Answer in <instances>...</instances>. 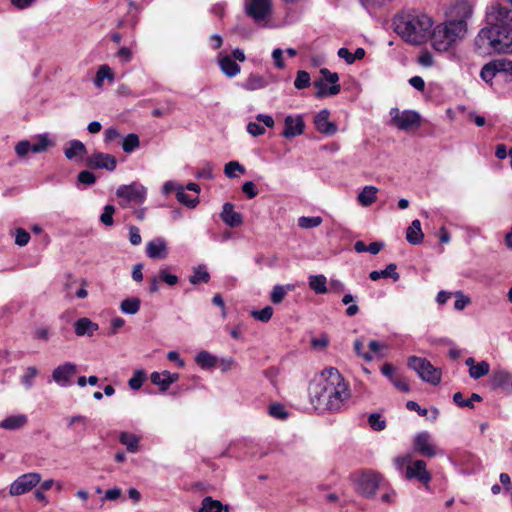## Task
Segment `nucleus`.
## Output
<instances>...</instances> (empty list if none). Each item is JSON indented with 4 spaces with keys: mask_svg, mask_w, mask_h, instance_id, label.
Instances as JSON below:
<instances>
[{
    "mask_svg": "<svg viewBox=\"0 0 512 512\" xmlns=\"http://www.w3.org/2000/svg\"><path fill=\"white\" fill-rule=\"evenodd\" d=\"M487 26L478 33L475 45L480 53H512V11L495 5L486 13Z\"/></svg>",
    "mask_w": 512,
    "mask_h": 512,
    "instance_id": "obj_1",
    "label": "nucleus"
},
{
    "mask_svg": "<svg viewBox=\"0 0 512 512\" xmlns=\"http://www.w3.org/2000/svg\"><path fill=\"white\" fill-rule=\"evenodd\" d=\"M348 383L336 368L323 370L309 385V397L317 410L338 412L349 400Z\"/></svg>",
    "mask_w": 512,
    "mask_h": 512,
    "instance_id": "obj_2",
    "label": "nucleus"
},
{
    "mask_svg": "<svg viewBox=\"0 0 512 512\" xmlns=\"http://www.w3.org/2000/svg\"><path fill=\"white\" fill-rule=\"evenodd\" d=\"M394 25L396 33L404 41L420 45L430 37L433 20L420 12H408L397 16Z\"/></svg>",
    "mask_w": 512,
    "mask_h": 512,
    "instance_id": "obj_3",
    "label": "nucleus"
},
{
    "mask_svg": "<svg viewBox=\"0 0 512 512\" xmlns=\"http://www.w3.org/2000/svg\"><path fill=\"white\" fill-rule=\"evenodd\" d=\"M466 31L467 24L463 20H449L441 23L431 30L432 46L439 52H445L462 39Z\"/></svg>",
    "mask_w": 512,
    "mask_h": 512,
    "instance_id": "obj_4",
    "label": "nucleus"
},
{
    "mask_svg": "<svg viewBox=\"0 0 512 512\" xmlns=\"http://www.w3.org/2000/svg\"><path fill=\"white\" fill-rule=\"evenodd\" d=\"M393 463L400 473L404 472L406 479H415L422 483L426 488L429 487L432 475L427 470V465L423 460H413L410 455H403L394 458Z\"/></svg>",
    "mask_w": 512,
    "mask_h": 512,
    "instance_id": "obj_5",
    "label": "nucleus"
},
{
    "mask_svg": "<svg viewBox=\"0 0 512 512\" xmlns=\"http://www.w3.org/2000/svg\"><path fill=\"white\" fill-rule=\"evenodd\" d=\"M408 366L425 382L437 385L441 381V371L425 358L411 356L408 359Z\"/></svg>",
    "mask_w": 512,
    "mask_h": 512,
    "instance_id": "obj_6",
    "label": "nucleus"
},
{
    "mask_svg": "<svg viewBox=\"0 0 512 512\" xmlns=\"http://www.w3.org/2000/svg\"><path fill=\"white\" fill-rule=\"evenodd\" d=\"M245 12L254 22L260 26H264L272 12L271 0H246Z\"/></svg>",
    "mask_w": 512,
    "mask_h": 512,
    "instance_id": "obj_7",
    "label": "nucleus"
},
{
    "mask_svg": "<svg viewBox=\"0 0 512 512\" xmlns=\"http://www.w3.org/2000/svg\"><path fill=\"white\" fill-rule=\"evenodd\" d=\"M390 116L392 124L403 131L417 129L421 124L419 113L412 110L400 111L398 108H392Z\"/></svg>",
    "mask_w": 512,
    "mask_h": 512,
    "instance_id": "obj_8",
    "label": "nucleus"
},
{
    "mask_svg": "<svg viewBox=\"0 0 512 512\" xmlns=\"http://www.w3.org/2000/svg\"><path fill=\"white\" fill-rule=\"evenodd\" d=\"M41 482V474L37 472L25 473L19 476L10 485L9 493L12 496H19L31 491Z\"/></svg>",
    "mask_w": 512,
    "mask_h": 512,
    "instance_id": "obj_9",
    "label": "nucleus"
},
{
    "mask_svg": "<svg viewBox=\"0 0 512 512\" xmlns=\"http://www.w3.org/2000/svg\"><path fill=\"white\" fill-rule=\"evenodd\" d=\"M413 445L415 451L424 457L432 458L441 453L436 447L431 434L427 431L416 434Z\"/></svg>",
    "mask_w": 512,
    "mask_h": 512,
    "instance_id": "obj_10",
    "label": "nucleus"
},
{
    "mask_svg": "<svg viewBox=\"0 0 512 512\" xmlns=\"http://www.w3.org/2000/svg\"><path fill=\"white\" fill-rule=\"evenodd\" d=\"M77 373V366L72 362H65L52 371V380L60 387L66 388L72 385V378Z\"/></svg>",
    "mask_w": 512,
    "mask_h": 512,
    "instance_id": "obj_11",
    "label": "nucleus"
},
{
    "mask_svg": "<svg viewBox=\"0 0 512 512\" xmlns=\"http://www.w3.org/2000/svg\"><path fill=\"white\" fill-rule=\"evenodd\" d=\"M146 188L139 183H132L130 185H121L116 191L119 198L136 203H142L146 198Z\"/></svg>",
    "mask_w": 512,
    "mask_h": 512,
    "instance_id": "obj_12",
    "label": "nucleus"
},
{
    "mask_svg": "<svg viewBox=\"0 0 512 512\" xmlns=\"http://www.w3.org/2000/svg\"><path fill=\"white\" fill-rule=\"evenodd\" d=\"M381 476L375 472H367L362 474L358 479V490L365 497H372L375 495Z\"/></svg>",
    "mask_w": 512,
    "mask_h": 512,
    "instance_id": "obj_13",
    "label": "nucleus"
},
{
    "mask_svg": "<svg viewBox=\"0 0 512 512\" xmlns=\"http://www.w3.org/2000/svg\"><path fill=\"white\" fill-rule=\"evenodd\" d=\"M86 165L92 169H106L108 171H114L117 165V160L114 156L95 152L86 158Z\"/></svg>",
    "mask_w": 512,
    "mask_h": 512,
    "instance_id": "obj_14",
    "label": "nucleus"
},
{
    "mask_svg": "<svg viewBox=\"0 0 512 512\" xmlns=\"http://www.w3.org/2000/svg\"><path fill=\"white\" fill-rule=\"evenodd\" d=\"M305 123L300 115L292 116L288 115L284 120V130L282 136L290 139L295 136L301 135L304 132Z\"/></svg>",
    "mask_w": 512,
    "mask_h": 512,
    "instance_id": "obj_15",
    "label": "nucleus"
},
{
    "mask_svg": "<svg viewBox=\"0 0 512 512\" xmlns=\"http://www.w3.org/2000/svg\"><path fill=\"white\" fill-rule=\"evenodd\" d=\"M146 254L150 259H166L168 256L167 242L162 237L149 241L146 245Z\"/></svg>",
    "mask_w": 512,
    "mask_h": 512,
    "instance_id": "obj_16",
    "label": "nucleus"
},
{
    "mask_svg": "<svg viewBox=\"0 0 512 512\" xmlns=\"http://www.w3.org/2000/svg\"><path fill=\"white\" fill-rule=\"evenodd\" d=\"M329 116L330 112L327 109H322L314 119L316 129L325 135H333L337 131L336 124L329 121Z\"/></svg>",
    "mask_w": 512,
    "mask_h": 512,
    "instance_id": "obj_17",
    "label": "nucleus"
},
{
    "mask_svg": "<svg viewBox=\"0 0 512 512\" xmlns=\"http://www.w3.org/2000/svg\"><path fill=\"white\" fill-rule=\"evenodd\" d=\"M86 153V146L80 140H70L64 147V155L70 161H81Z\"/></svg>",
    "mask_w": 512,
    "mask_h": 512,
    "instance_id": "obj_18",
    "label": "nucleus"
},
{
    "mask_svg": "<svg viewBox=\"0 0 512 512\" xmlns=\"http://www.w3.org/2000/svg\"><path fill=\"white\" fill-rule=\"evenodd\" d=\"M178 379V373H171L167 370H164L162 372H153L150 375L151 382L154 385L159 386L161 391L168 390L170 385L178 381Z\"/></svg>",
    "mask_w": 512,
    "mask_h": 512,
    "instance_id": "obj_19",
    "label": "nucleus"
},
{
    "mask_svg": "<svg viewBox=\"0 0 512 512\" xmlns=\"http://www.w3.org/2000/svg\"><path fill=\"white\" fill-rule=\"evenodd\" d=\"M217 59L221 71L227 77L232 78L240 73V66L233 60L230 55L219 53Z\"/></svg>",
    "mask_w": 512,
    "mask_h": 512,
    "instance_id": "obj_20",
    "label": "nucleus"
},
{
    "mask_svg": "<svg viewBox=\"0 0 512 512\" xmlns=\"http://www.w3.org/2000/svg\"><path fill=\"white\" fill-rule=\"evenodd\" d=\"M221 219L230 227H237L242 224V215L233 209L231 203H225L222 207Z\"/></svg>",
    "mask_w": 512,
    "mask_h": 512,
    "instance_id": "obj_21",
    "label": "nucleus"
},
{
    "mask_svg": "<svg viewBox=\"0 0 512 512\" xmlns=\"http://www.w3.org/2000/svg\"><path fill=\"white\" fill-rule=\"evenodd\" d=\"M74 329L77 336L91 337L99 329V326L89 318L83 317L74 323Z\"/></svg>",
    "mask_w": 512,
    "mask_h": 512,
    "instance_id": "obj_22",
    "label": "nucleus"
},
{
    "mask_svg": "<svg viewBox=\"0 0 512 512\" xmlns=\"http://www.w3.org/2000/svg\"><path fill=\"white\" fill-rule=\"evenodd\" d=\"M473 14V5L466 0L458 1L453 9L452 15L456 17L455 20H463L466 23V20L469 19Z\"/></svg>",
    "mask_w": 512,
    "mask_h": 512,
    "instance_id": "obj_23",
    "label": "nucleus"
},
{
    "mask_svg": "<svg viewBox=\"0 0 512 512\" xmlns=\"http://www.w3.org/2000/svg\"><path fill=\"white\" fill-rule=\"evenodd\" d=\"M424 234L421 228V222L418 219L412 221L407 228L406 239L410 244L417 245L423 241Z\"/></svg>",
    "mask_w": 512,
    "mask_h": 512,
    "instance_id": "obj_24",
    "label": "nucleus"
},
{
    "mask_svg": "<svg viewBox=\"0 0 512 512\" xmlns=\"http://www.w3.org/2000/svg\"><path fill=\"white\" fill-rule=\"evenodd\" d=\"M378 188L372 185L365 186L357 196L359 204L363 207L372 205L377 199Z\"/></svg>",
    "mask_w": 512,
    "mask_h": 512,
    "instance_id": "obj_25",
    "label": "nucleus"
},
{
    "mask_svg": "<svg viewBox=\"0 0 512 512\" xmlns=\"http://www.w3.org/2000/svg\"><path fill=\"white\" fill-rule=\"evenodd\" d=\"M119 442L124 445L129 452L136 453L139 450L140 436L129 432H121L119 434Z\"/></svg>",
    "mask_w": 512,
    "mask_h": 512,
    "instance_id": "obj_26",
    "label": "nucleus"
},
{
    "mask_svg": "<svg viewBox=\"0 0 512 512\" xmlns=\"http://www.w3.org/2000/svg\"><path fill=\"white\" fill-rule=\"evenodd\" d=\"M27 422V417L23 414L11 415L0 422V427L5 430H16L23 427Z\"/></svg>",
    "mask_w": 512,
    "mask_h": 512,
    "instance_id": "obj_27",
    "label": "nucleus"
},
{
    "mask_svg": "<svg viewBox=\"0 0 512 512\" xmlns=\"http://www.w3.org/2000/svg\"><path fill=\"white\" fill-rule=\"evenodd\" d=\"M397 269V266L396 264L394 263H390L386 266V268L384 270H380V271H372L370 274H369V278L373 281H377L381 278H387V277H390L392 278L395 282L399 280L400 276L399 274L397 273L396 271Z\"/></svg>",
    "mask_w": 512,
    "mask_h": 512,
    "instance_id": "obj_28",
    "label": "nucleus"
},
{
    "mask_svg": "<svg viewBox=\"0 0 512 512\" xmlns=\"http://www.w3.org/2000/svg\"><path fill=\"white\" fill-rule=\"evenodd\" d=\"M268 81L258 74H250L243 82L242 87L248 91L263 89L267 86Z\"/></svg>",
    "mask_w": 512,
    "mask_h": 512,
    "instance_id": "obj_29",
    "label": "nucleus"
},
{
    "mask_svg": "<svg viewBox=\"0 0 512 512\" xmlns=\"http://www.w3.org/2000/svg\"><path fill=\"white\" fill-rule=\"evenodd\" d=\"M314 86L317 88L316 97L318 98L334 96L340 93L341 91V86L328 85V83H325L324 80L315 81Z\"/></svg>",
    "mask_w": 512,
    "mask_h": 512,
    "instance_id": "obj_30",
    "label": "nucleus"
},
{
    "mask_svg": "<svg viewBox=\"0 0 512 512\" xmlns=\"http://www.w3.org/2000/svg\"><path fill=\"white\" fill-rule=\"evenodd\" d=\"M228 512V506L223 505L220 501L214 500L207 496L202 500V506L197 512Z\"/></svg>",
    "mask_w": 512,
    "mask_h": 512,
    "instance_id": "obj_31",
    "label": "nucleus"
},
{
    "mask_svg": "<svg viewBox=\"0 0 512 512\" xmlns=\"http://www.w3.org/2000/svg\"><path fill=\"white\" fill-rule=\"evenodd\" d=\"M104 80H108L110 83L114 81V73L112 69L106 64L101 65L98 68L94 79V85L101 89L103 87Z\"/></svg>",
    "mask_w": 512,
    "mask_h": 512,
    "instance_id": "obj_32",
    "label": "nucleus"
},
{
    "mask_svg": "<svg viewBox=\"0 0 512 512\" xmlns=\"http://www.w3.org/2000/svg\"><path fill=\"white\" fill-rule=\"evenodd\" d=\"M141 300L138 297H129L120 303V310L127 315H135L139 312Z\"/></svg>",
    "mask_w": 512,
    "mask_h": 512,
    "instance_id": "obj_33",
    "label": "nucleus"
},
{
    "mask_svg": "<svg viewBox=\"0 0 512 512\" xmlns=\"http://www.w3.org/2000/svg\"><path fill=\"white\" fill-rule=\"evenodd\" d=\"M296 286L294 284H286V285H275L271 292V301L274 304H278L283 301L285 296L295 290Z\"/></svg>",
    "mask_w": 512,
    "mask_h": 512,
    "instance_id": "obj_34",
    "label": "nucleus"
},
{
    "mask_svg": "<svg viewBox=\"0 0 512 512\" xmlns=\"http://www.w3.org/2000/svg\"><path fill=\"white\" fill-rule=\"evenodd\" d=\"M337 55L347 64H353L356 60L364 58L365 50L363 48H357L354 53H351L347 48L342 47L338 50Z\"/></svg>",
    "mask_w": 512,
    "mask_h": 512,
    "instance_id": "obj_35",
    "label": "nucleus"
},
{
    "mask_svg": "<svg viewBox=\"0 0 512 512\" xmlns=\"http://www.w3.org/2000/svg\"><path fill=\"white\" fill-rule=\"evenodd\" d=\"M210 280V274L207 271L205 265H198L193 268V274L189 277V282L193 285H197L199 283H208Z\"/></svg>",
    "mask_w": 512,
    "mask_h": 512,
    "instance_id": "obj_36",
    "label": "nucleus"
},
{
    "mask_svg": "<svg viewBox=\"0 0 512 512\" xmlns=\"http://www.w3.org/2000/svg\"><path fill=\"white\" fill-rule=\"evenodd\" d=\"M309 287L317 294L327 292V279L324 275H311L309 277Z\"/></svg>",
    "mask_w": 512,
    "mask_h": 512,
    "instance_id": "obj_37",
    "label": "nucleus"
},
{
    "mask_svg": "<svg viewBox=\"0 0 512 512\" xmlns=\"http://www.w3.org/2000/svg\"><path fill=\"white\" fill-rule=\"evenodd\" d=\"M195 362L202 369H209L217 364V357L207 351H201L196 355Z\"/></svg>",
    "mask_w": 512,
    "mask_h": 512,
    "instance_id": "obj_38",
    "label": "nucleus"
},
{
    "mask_svg": "<svg viewBox=\"0 0 512 512\" xmlns=\"http://www.w3.org/2000/svg\"><path fill=\"white\" fill-rule=\"evenodd\" d=\"M54 145V141L50 139L48 134H40L36 137V141L31 143L33 153H41L46 151L50 146Z\"/></svg>",
    "mask_w": 512,
    "mask_h": 512,
    "instance_id": "obj_39",
    "label": "nucleus"
},
{
    "mask_svg": "<svg viewBox=\"0 0 512 512\" xmlns=\"http://www.w3.org/2000/svg\"><path fill=\"white\" fill-rule=\"evenodd\" d=\"M39 370L35 366H28L23 375L20 377L21 384L27 389H31L34 385V380L38 376Z\"/></svg>",
    "mask_w": 512,
    "mask_h": 512,
    "instance_id": "obj_40",
    "label": "nucleus"
},
{
    "mask_svg": "<svg viewBox=\"0 0 512 512\" xmlns=\"http://www.w3.org/2000/svg\"><path fill=\"white\" fill-rule=\"evenodd\" d=\"M511 374L505 370H498L493 373L492 385L495 388H502L510 383Z\"/></svg>",
    "mask_w": 512,
    "mask_h": 512,
    "instance_id": "obj_41",
    "label": "nucleus"
},
{
    "mask_svg": "<svg viewBox=\"0 0 512 512\" xmlns=\"http://www.w3.org/2000/svg\"><path fill=\"white\" fill-rule=\"evenodd\" d=\"M496 67H498L499 76L506 81H512V61L507 59H497Z\"/></svg>",
    "mask_w": 512,
    "mask_h": 512,
    "instance_id": "obj_42",
    "label": "nucleus"
},
{
    "mask_svg": "<svg viewBox=\"0 0 512 512\" xmlns=\"http://www.w3.org/2000/svg\"><path fill=\"white\" fill-rule=\"evenodd\" d=\"M480 76L487 83L491 82L496 76H499L498 67H496V60L484 65Z\"/></svg>",
    "mask_w": 512,
    "mask_h": 512,
    "instance_id": "obj_43",
    "label": "nucleus"
},
{
    "mask_svg": "<svg viewBox=\"0 0 512 512\" xmlns=\"http://www.w3.org/2000/svg\"><path fill=\"white\" fill-rule=\"evenodd\" d=\"M177 200L189 208H195L199 203L198 196L190 197L182 186H179L176 193Z\"/></svg>",
    "mask_w": 512,
    "mask_h": 512,
    "instance_id": "obj_44",
    "label": "nucleus"
},
{
    "mask_svg": "<svg viewBox=\"0 0 512 512\" xmlns=\"http://www.w3.org/2000/svg\"><path fill=\"white\" fill-rule=\"evenodd\" d=\"M490 371V365L486 361H481L477 363L475 366H472L469 369V375L472 379H479L485 375H487Z\"/></svg>",
    "mask_w": 512,
    "mask_h": 512,
    "instance_id": "obj_45",
    "label": "nucleus"
},
{
    "mask_svg": "<svg viewBox=\"0 0 512 512\" xmlns=\"http://www.w3.org/2000/svg\"><path fill=\"white\" fill-rule=\"evenodd\" d=\"M482 400L479 394L473 393L470 399L464 400L461 392H457L453 395V401L460 407L473 408V402H480Z\"/></svg>",
    "mask_w": 512,
    "mask_h": 512,
    "instance_id": "obj_46",
    "label": "nucleus"
},
{
    "mask_svg": "<svg viewBox=\"0 0 512 512\" xmlns=\"http://www.w3.org/2000/svg\"><path fill=\"white\" fill-rule=\"evenodd\" d=\"M140 145L139 137L138 135L134 133L128 134L122 142V149L126 153H131L135 149H137Z\"/></svg>",
    "mask_w": 512,
    "mask_h": 512,
    "instance_id": "obj_47",
    "label": "nucleus"
},
{
    "mask_svg": "<svg viewBox=\"0 0 512 512\" xmlns=\"http://www.w3.org/2000/svg\"><path fill=\"white\" fill-rule=\"evenodd\" d=\"M245 168L238 161H230L224 167V173L228 178L237 177V173L243 174Z\"/></svg>",
    "mask_w": 512,
    "mask_h": 512,
    "instance_id": "obj_48",
    "label": "nucleus"
},
{
    "mask_svg": "<svg viewBox=\"0 0 512 512\" xmlns=\"http://www.w3.org/2000/svg\"><path fill=\"white\" fill-rule=\"evenodd\" d=\"M322 223V218L320 216H302L298 219L299 227L303 229H311L318 227Z\"/></svg>",
    "mask_w": 512,
    "mask_h": 512,
    "instance_id": "obj_49",
    "label": "nucleus"
},
{
    "mask_svg": "<svg viewBox=\"0 0 512 512\" xmlns=\"http://www.w3.org/2000/svg\"><path fill=\"white\" fill-rule=\"evenodd\" d=\"M115 210L116 209L113 205H106L100 215V222L105 226H112L114 224L113 215Z\"/></svg>",
    "mask_w": 512,
    "mask_h": 512,
    "instance_id": "obj_50",
    "label": "nucleus"
},
{
    "mask_svg": "<svg viewBox=\"0 0 512 512\" xmlns=\"http://www.w3.org/2000/svg\"><path fill=\"white\" fill-rule=\"evenodd\" d=\"M273 308L271 306H266L261 310H254L252 311V316L261 322H268L271 317L273 316Z\"/></svg>",
    "mask_w": 512,
    "mask_h": 512,
    "instance_id": "obj_51",
    "label": "nucleus"
},
{
    "mask_svg": "<svg viewBox=\"0 0 512 512\" xmlns=\"http://www.w3.org/2000/svg\"><path fill=\"white\" fill-rule=\"evenodd\" d=\"M145 372L142 370H137L134 372L133 376L129 379L128 385L133 390H138L143 385L145 380Z\"/></svg>",
    "mask_w": 512,
    "mask_h": 512,
    "instance_id": "obj_52",
    "label": "nucleus"
},
{
    "mask_svg": "<svg viewBox=\"0 0 512 512\" xmlns=\"http://www.w3.org/2000/svg\"><path fill=\"white\" fill-rule=\"evenodd\" d=\"M368 423L375 431H382L386 427V421L377 413H373L369 416Z\"/></svg>",
    "mask_w": 512,
    "mask_h": 512,
    "instance_id": "obj_53",
    "label": "nucleus"
},
{
    "mask_svg": "<svg viewBox=\"0 0 512 512\" xmlns=\"http://www.w3.org/2000/svg\"><path fill=\"white\" fill-rule=\"evenodd\" d=\"M294 86L297 89H304L310 86V75L306 71H298L297 77L294 81Z\"/></svg>",
    "mask_w": 512,
    "mask_h": 512,
    "instance_id": "obj_54",
    "label": "nucleus"
},
{
    "mask_svg": "<svg viewBox=\"0 0 512 512\" xmlns=\"http://www.w3.org/2000/svg\"><path fill=\"white\" fill-rule=\"evenodd\" d=\"M320 73L322 75V79L325 83L330 84L331 86H340L338 84L339 81V75L336 72H331L327 68L320 69Z\"/></svg>",
    "mask_w": 512,
    "mask_h": 512,
    "instance_id": "obj_55",
    "label": "nucleus"
},
{
    "mask_svg": "<svg viewBox=\"0 0 512 512\" xmlns=\"http://www.w3.org/2000/svg\"><path fill=\"white\" fill-rule=\"evenodd\" d=\"M159 279L169 286H174L179 281L178 277L171 274L167 269H161L159 271Z\"/></svg>",
    "mask_w": 512,
    "mask_h": 512,
    "instance_id": "obj_56",
    "label": "nucleus"
},
{
    "mask_svg": "<svg viewBox=\"0 0 512 512\" xmlns=\"http://www.w3.org/2000/svg\"><path fill=\"white\" fill-rule=\"evenodd\" d=\"M354 351L358 356L362 357L366 361H371L373 359L371 353L364 351V342L362 339H356L354 341Z\"/></svg>",
    "mask_w": 512,
    "mask_h": 512,
    "instance_id": "obj_57",
    "label": "nucleus"
},
{
    "mask_svg": "<svg viewBox=\"0 0 512 512\" xmlns=\"http://www.w3.org/2000/svg\"><path fill=\"white\" fill-rule=\"evenodd\" d=\"M30 240L29 233L23 228H17L15 232V244L18 246H25Z\"/></svg>",
    "mask_w": 512,
    "mask_h": 512,
    "instance_id": "obj_58",
    "label": "nucleus"
},
{
    "mask_svg": "<svg viewBox=\"0 0 512 512\" xmlns=\"http://www.w3.org/2000/svg\"><path fill=\"white\" fill-rule=\"evenodd\" d=\"M32 152L31 142L28 140H22L15 146V152L19 157H24L28 152Z\"/></svg>",
    "mask_w": 512,
    "mask_h": 512,
    "instance_id": "obj_59",
    "label": "nucleus"
},
{
    "mask_svg": "<svg viewBox=\"0 0 512 512\" xmlns=\"http://www.w3.org/2000/svg\"><path fill=\"white\" fill-rule=\"evenodd\" d=\"M455 296L454 307L456 310H463L470 303V298L465 296L461 291L456 292Z\"/></svg>",
    "mask_w": 512,
    "mask_h": 512,
    "instance_id": "obj_60",
    "label": "nucleus"
},
{
    "mask_svg": "<svg viewBox=\"0 0 512 512\" xmlns=\"http://www.w3.org/2000/svg\"><path fill=\"white\" fill-rule=\"evenodd\" d=\"M78 181L82 184L92 185L95 183L96 177L92 172L84 170L78 174Z\"/></svg>",
    "mask_w": 512,
    "mask_h": 512,
    "instance_id": "obj_61",
    "label": "nucleus"
},
{
    "mask_svg": "<svg viewBox=\"0 0 512 512\" xmlns=\"http://www.w3.org/2000/svg\"><path fill=\"white\" fill-rule=\"evenodd\" d=\"M246 128L247 132L254 137L263 135L265 133V127L256 122H249Z\"/></svg>",
    "mask_w": 512,
    "mask_h": 512,
    "instance_id": "obj_62",
    "label": "nucleus"
},
{
    "mask_svg": "<svg viewBox=\"0 0 512 512\" xmlns=\"http://www.w3.org/2000/svg\"><path fill=\"white\" fill-rule=\"evenodd\" d=\"M242 191L249 199L256 197L258 194V190L252 181H246L242 186Z\"/></svg>",
    "mask_w": 512,
    "mask_h": 512,
    "instance_id": "obj_63",
    "label": "nucleus"
},
{
    "mask_svg": "<svg viewBox=\"0 0 512 512\" xmlns=\"http://www.w3.org/2000/svg\"><path fill=\"white\" fill-rule=\"evenodd\" d=\"M269 413L271 416L278 418V419H284L287 416V412L284 408V406L280 404H275L270 406Z\"/></svg>",
    "mask_w": 512,
    "mask_h": 512,
    "instance_id": "obj_64",
    "label": "nucleus"
}]
</instances>
